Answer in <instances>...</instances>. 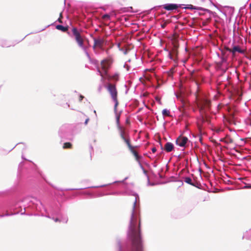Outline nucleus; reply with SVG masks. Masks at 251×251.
I'll return each mask as SVG.
<instances>
[{"instance_id":"37","label":"nucleus","mask_w":251,"mask_h":251,"mask_svg":"<svg viewBox=\"0 0 251 251\" xmlns=\"http://www.w3.org/2000/svg\"><path fill=\"white\" fill-rule=\"evenodd\" d=\"M106 61V60L104 59V60H102L101 61V64L103 66V69H105V67L104 66V63Z\"/></svg>"},{"instance_id":"19","label":"nucleus","mask_w":251,"mask_h":251,"mask_svg":"<svg viewBox=\"0 0 251 251\" xmlns=\"http://www.w3.org/2000/svg\"><path fill=\"white\" fill-rule=\"evenodd\" d=\"M112 183H109V184H104V185H100V186H90V187H87L84 188V189H86V188H101V187H105V186L110 185ZM82 189H84V188L71 189V190H82Z\"/></svg>"},{"instance_id":"48","label":"nucleus","mask_w":251,"mask_h":251,"mask_svg":"<svg viewBox=\"0 0 251 251\" xmlns=\"http://www.w3.org/2000/svg\"><path fill=\"white\" fill-rule=\"evenodd\" d=\"M220 130H220V129H218V130H217V132H220Z\"/></svg>"},{"instance_id":"8","label":"nucleus","mask_w":251,"mask_h":251,"mask_svg":"<svg viewBox=\"0 0 251 251\" xmlns=\"http://www.w3.org/2000/svg\"><path fill=\"white\" fill-rule=\"evenodd\" d=\"M181 4H175V3H166L162 5L163 8L168 11H173L176 10L178 8L181 7Z\"/></svg>"},{"instance_id":"29","label":"nucleus","mask_w":251,"mask_h":251,"mask_svg":"<svg viewBox=\"0 0 251 251\" xmlns=\"http://www.w3.org/2000/svg\"><path fill=\"white\" fill-rule=\"evenodd\" d=\"M71 147H72V144L69 142L65 143L63 145V148H64V149L71 148Z\"/></svg>"},{"instance_id":"41","label":"nucleus","mask_w":251,"mask_h":251,"mask_svg":"<svg viewBox=\"0 0 251 251\" xmlns=\"http://www.w3.org/2000/svg\"><path fill=\"white\" fill-rule=\"evenodd\" d=\"M89 121V118H87V119L85 120V121L84 124H85V125H86L87 124V123H88V121Z\"/></svg>"},{"instance_id":"12","label":"nucleus","mask_w":251,"mask_h":251,"mask_svg":"<svg viewBox=\"0 0 251 251\" xmlns=\"http://www.w3.org/2000/svg\"><path fill=\"white\" fill-rule=\"evenodd\" d=\"M164 50L167 51L168 52V57L173 60L175 63L177 64L178 62V58L176 56H174L172 54V52L171 51L167 49V48L164 49Z\"/></svg>"},{"instance_id":"18","label":"nucleus","mask_w":251,"mask_h":251,"mask_svg":"<svg viewBox=\"0 0 251 251\" xmlns=\"http://www.w3.org/2000/svg\"><path fill=\"white\" fill-rule=\"evenodd\" d=\"M0 46L2 47H9L11 46V44L6 40L0 39Z\"/></svg>"},{"instance_id":"4","label":"nucleus","mask_w":251,"mask_h":251,"mask_svg":"<svg viewBox=\"0 0 251 251\" xmlns=\"http://www.w3.org/2000/svg\"><path fill=\"white\" fill-rule=\"evenodd\" d=\"M197 106L201 113H205L210 107V101L205 97L198 99Z\"/></svg>"},{"instance_id":"9","label":"nucleus","mask_w":251,"mask_h":251,"mask_svg":"<svg viewBox=\"0 0 251 251\" xmlns=\"http://www.w3.org/2000/svg\"><path fill=\"white\" fill-rule=\"evenodd\" d=\"M126 145L128 146L129 149L130 151L133 153L134 156L136 158V160L139 163L140 159L142 158L141 156H140L137 152L134 150V147L130 144V143H128L127 141L126 142Z\"/></svg>"},{"instance_id":"23","label":"nucleus","mask_w":251,"mask_h":251,"mask_svg":"<svg viewBox=\"0 0 251 251\" xmlns=\"http://www.w3.org/2000/svg\"><path fill=\"white\" fill-rule=\"evenodd\" d=\"M184 8L189 9H197V10H199V9H202L201 7H196V6H193V5H191V4L187 5L186 6L184 7Z\"/></svg>"},{"instance_id":"45","label":"nucleus","mask_w":251,"mask_h":251,"mask_svg":"<svg viewBox=\"0 0 251 251\" xmlns=\"http://www.w3.org/2000/svg\"><path fill=\"white\" fill-rule=\"evenodd\" d=\"M66 105H67L68 107L69 108L70 107V105L69 104H68V103H66Z\"/></svg>"},{"instance_id":"38","label":"nucleus","mask_w":251,"mask_h":251,"mask_svg":"<svg viewBox=\"0 0 251 251\" xmlns=\"http://www.w3.org/2000/svg\"><path fill=\"white\" fill-rule=\"evenodd\" d=\"M126 179V178L124 180H122V181H116L114 182H113L112 183H124L125 180Z\"/></svg>"},{"instance_id":"46","label":"nucleus","mask_w":251,"mask_h":251,"mask_svg":"<svg viewBox=\"0 0 251 251\" xmlns=\"http://www.w3.org/2000/svg\"><path fill=\"white\" fill-rule=\"evenodd\" d=\"M8 208H9V209H14V208H12V207H10V206H9V207H8Z\"/></svg>"},{"instance_id":"26","label":"nucleus","mask_w":251,"mask_h":251,"mask_svg":"<svg viewBox=\"0 0 251 251\" xmlns=\"http://www.w3.org/2000/svg\"><path fill=\"white\" fill-rule=\"evenodd\" d=\"M19 212H15V213H9L7 211L6 212V214L5 215L4 214H0V218H2V217H3L4 216H12V215H15V214H18Z\"/></svg>"},{"instance_id":"5","label":"nucleus","mask_w":251,"mask_h":251,"mask_svg":"<svg viewBox=\"0 0 251 251\" xmlns=\"http://www.w3.org/2000/svg\"><path fill=\"white\" fill-rule=\"evenodd\" d=\"M71 129L68 125H63L59 129V135L62 139H70Z\"/></svg>"},{"instance_id":"51","label":"nucleus","mask_w":251,"mask_h":251,"mask_svg":"<svg viewBox=\"0 0 251 251\" xmlns=\"http://www.w3.org/2000/svg\"><path fill=\"white\" fill-rule=\"evenodd\" d=\"M15 147H13V148H12V149H11V150H13L14 148H15Z\"/></svg>"},{"instance_id":"20","label":"nucleus","mask_w":251,"mask_h":251,"mask_svg":"<svg viewBox=\"0 0 251 251\" xmlns=\"http://www.w3.org/2000/svg\"><path fill=\"white\" fill-rule=\"evenodd\" d=\"M251 236V229H249L248 231H247L246 232H245L243 236V238L249 239L250 238Z\"/></svg>"},{"instance_id":"35","label":"nucleus","mask_w":251,"mask_h":251,"mask_svg":"<svg viewBox=\"0 0 251 251\" xmlns=\"http://www.w3.org/2000/svg\"><path fill=\"white\" fill-rule=\"evenodd\" d=\"M122 51L123 52L124 54H127L128 51V49L123 48V51Z\"/></svg>"},{"instance_id":"7","label":"nucleus","mask_w":251,"mask_h":251,"mask_svg":"<svg viewBox=\"0 0 251 251\" xmlns=\"http://www.w3.org/2000/svg\"><path fill=\"white\" fill-rule=\"evenodd\" d=\"M190 142L187 137L180 135L176 139V143L177 146L185 148Z\"/></svg>"},{"instance_id":"24","label":"nucleus","mask_w":251,"mask_h":251,"mask_svg":"<svg viewBox=\"0 0 251 251\" xmlns=\"http://www.w3.org/2000/svg\"><path fill=\"white\" fill-rule=\"evenodd\" d=\"M162 115L163 116H167V117H170V111L169 110H168L167 109H164L162 111Z\"/></svg>"},{"instance_id":"16","label":"nucleus","mask_w":251,"mask_h":251,"mask_svg":"<svg viewBox=\"0 0 251 251\" xmlns=\"http://www.w3.org/2000/svg\"><path fill=\"white\" fill-rule=\"evenodd\" d=\"M114 110L116 117L117 126H121L120 123L121 112L119 113L118 112L117 107H115V105H114Z\"/></svg>"},{"instance_id":"15","label":"nucleus","mask_w":251,"mask_h":251,"mask_svg":"<svg viewBox=\"0 0 251 251\" xmlns=\"http://www.w3.org/2000/svg\"><path fill=\"white\" fill-rule=\"evenodd\" d=\"M174 149V146L173 144L171 142H167L164 147V150L167 152L172 151Z\"/></svg>"},{"instance_id":"28","label":"nucleus","mask_w":251,"mask_h":251,"mask_svg":"<svg viewBox=\"0 0 251 251\" xmlns=\"http://www.w3.org/2000/svg\"><path fill=\"white\" fill-rule=\"evenodd\" d=\"M118 192H112V193L106 194H105L102 193H100L99 194V195L97 196V197H102V196H103L104 195H118Z\"/></svg>"},{"instance_id":"14","label":"nucleus","mask_w":251,"mask_h":251,"mask_svg":"<svg viewBox=\"0 0 251 251\" xmlns=\"http://www.w3.org/2000/svg\"><path fill=\"white\" fill-rule=\"evenodd\" d=\"M178 47H179V45H178V43L177 42H174L173 43V48H172V50H170L172 52V54L174 56H176V57H177V54H178L177 49H178Z\"/></svg>"},{"instance_id":"27","label":"nucleus","mask_w":251,"mask_h":251,"mask_svg":"<svg viewBox=\"0 0 251 251\" xmlns=\"http://www.w3.org/2000/svg\"><path fill=\"white\" fill-rule=\"evenodd\" d=\"M244 184V186L242 187V189H251V184L250 183H246L245 182H242Z\"/></svg>"},{"instance_id":"50","label":"nucleus","mask_w":251,"mask_h":251,"mask_svg":"<svg viewBox=\"0 0 251 251\" xmlns=\"http://www.w3.org/2000/svg\"><path fill=\"white\" fill-rule=\"evenodd\" d=\"M162 27L163 28H164V25H162Z\"/></svg>"},{"instance_id":"11","label":"nucleus","mask_w":251,"mask_h":251,"mask_svg":"<svg viewBox=\"0 0 251 251\" xmlns=\"http://www.w3.org/2000/svg\"><path fill=\"white\" fill-rule=\"evenodd\" d=\"M228 51L231 52L233 54H234L236 52L241 54L245 53L244 50L241 49L239 46H234L232 50H228Z\"/></svg>"},{"instance_id":"31","label":"nucleus","mask_w":251,"mask_h":251,"mask_svg":"<svg viewBox=\"0 0 251 251\" xmlns=\"http://www.w3.org/2000/svg\"><path fill=\"white\" fill-rule=\"evenodd\" d=\"M124 68H125L127 71H129L130 69V66L127 63V62L125 63Z\"/></svg>"},{"instance_id":"10","label":"nucleus","mask_w":251,"mask_h":251,"mask_svg":"<svg viewBox=\"0 0 251 251\" xmlns=\"http://www.w3.org/2000/svg\"><path fill=\"white\" fill-rule=\"evenodd\" d=\"M117 127L119 130V133H120V135L121 138L123 140H124V141L125 142V143L126 144L127 141L128 143H130V139L128 137L127 138L126 136L125 132L124 129L123 128V127L121 126H117Z\"/></svg>"},{"instance_id":"2","label":"nucleus","mask_w":251,"mask_h":251,"mask_svg":"<svg viewBox=\"0 0 251 251\" xmlns=\"http://www.w3.org/2000/svg\"><path fill=\"white\" fill-rule=\"evenodd\" d=\"M118 251H143L139 216H131L126 241L117 240Z\"/></svg>"},{"instance_id":"32","label":"nucleus","mask_w":251,"mask_h":251,"mask_svg":"<svg viewBox=\"0 0 251 251\" xmlns=\"http://www.w3.org/2000/svg\"><path fill=\"white\" fill-rule=\"evenodd\" d=\"M139 165H140V168L143 170L144 174H145L146 175H147V171L144 169V167L143 166V165H142V164L140 162H139Z\"/></svg>"},{"instance_id":"33","label":"nucleus","mask_w":251,"mask_h":251,"mask_svg":"<svg viewBox=\"0 0 251 251\" xmlns=\"http://www.w3.org/2000/svg\"><path fill=\"white\" fill-rule=\"evenodd\" d=\"M83 194L88 195L91 196V197H97V196L99 195L98 194L97 196H94L93 194L90 192H84L83 193Z\"/></svg>"},{"instance_id":"43","label":"nucleus","mask_w":251,"mask_h":251,"mask_svg":"<svg viewBox=\"0 0 251 251\" xmlns=\"http://www.w3.org/2000/svg\"><path fill=\"white\" fill-rule=\"evenodd\" d=\"M22 164H23V163H22V162H21V163H20V164H19V169H20V168L22 167Z\"/></svg>"},{"instance_id":"44","label":"nucleus","mask_w":251,"mask_h":251,"mask_svg":"<svg viewBox=\"0 0 251 251\" xmlns=\"http://www.w3.org/2000/svg\"><path fill=\"white\" fill-rule=\"evenodd\" d=\"M130 62H131V59H129L126 62H127V63L128 62L130 63Z\"/></svg>"},{"instance_id":"17","label":"nucleus","mask_w":251,"mask_h":251,"mask_svg":"<svg viewBox=\"0 0 251 251\" xmlns=\"http://www.w3.org/2000/svg\"><path fill=\"white\" fill-rule=\"evenodd\" d=\"M113 16H116V14L114 11H112V12L110 13V14H104L103 15H102V18L103 20H110V17Z\"/></svg>"},{"instance_id":"34","label":"nucleus","mask_w":251,"mask_h":251,"mask_svg":"<svg viewBox=\"0 0 251 251\" xmlns=\"http://www.w3.org/2000/svg\"><path fill=\"white\" fill-rule=\"evenodd\" d=\"M97 75H100L101 76V79H103V75L102 74V73L101 72V71H100V70L99 69H97Z\"/></svg>"},{"instance_id":"42","label":"nucleus","mask_w":251,"mask_h":251,"mask_svg":"<svg viewBox=\"0 0 251 251\" xmlns=\"http://www.w3.org/2000/svg\"><path fill=\"white\" fill-rule=\"evenodd\" d=\"M83 98H84V97L80 95L79 96V101H81L82 100Z\"/></svg>"},{"instance_id":"1","label":"nucleus","mask_w":251,"mask_h":251,"mask_svg":"<svg viewBox=\"0 0 251 251\" xmlns=\"http://www.w3.org/2000/svg\"><path fill=\"white\" fill-rule=\"evenodd\" d=\"M21 208V215L41 216L53 220L55 222L67 223V216H60V209L57 204H50L47 206L43 205L40 201L30 197H26L16 204Z\"/></svg>"},{"instance_id":"36","label":"nucleus","mask_w":251,"mask_h":251,"mask_svg":"<svg viewBox=\"0 0 251 251\" xmlns=\"http://www.w3.org/2000/svg\"><path fill=\"white\" fill-rule=\"evenodd\" d=\"M120 45H121V44H120V43H118V44H117V47H118V48L119 49V50L120 51H123V48H121V47H120Z\"/></svg>"},{"instance_id":"13","label":"nucleus","mask_w":251,"mask_h":251,"mask_svg":"<svg viewBox=\"0 0 251 251\" xmlns=\"http://www.w3.org/2000/svg\"><path fill=\"white\" fill-rule=\"evenodd\" d=\"M94 44L93 46V49H95L96 46H98L100 48H101L104 43V40L102 38H94Z\"/></svg>"},{"instance_id":"30","label":"nucleus","mask_w":251,"mask_h":251,"mask_svg":"<svg viewBox=\"0 0 251 251\" xmlns=\"http://www.w3.org/2000/svg\"><path fill=\"white\" fill-rule=\"evenodd\" d=\"M226 61H227L226 58L224 56H222V57H221V61L219 63V64L220 65H222V64L226 62Z\"/></svg>"},{"instance_id":"39","label":"nucleus","mask_w":251,"mask_h":251,"mask_svg":"<svg viewBox=\"0 0 251 251\" xmlns=\"http://www.w3.org/2000/svg\"><path fill=\"white\" fill-rule=\"evenodd\" d=\"M151 151L152 153H155L156 151V149L155 147H153L151 149Z\"/></svg>"},{"instance_id":"3","label":"nucleus","mask_w":251,"mask_h":251,"mask_svg":"<svg viewBox=\"0 0 251 251\" xmlns=\"http://www.w3.org/2000/svg\"><path fill=\"white\" fill-rule=\"evenodd\" d=\"M72 34H70L69 32H68V34L71 37L75 39L78 46L84 51L87 57L90 59V55L87 51V47L84 45V40L79 30L76 27H74L72 29Z\"/></svg>"},{"instance_id":"21","label":"nucleus","mask_w":251,"mask_h":251,"mask_svg":"<svg viewBox=\"0 0 251 251\" xmlns=\"http://www.w3.org/2000/svg\"><path fill=\"white\" fill-rule=\"evenodd\" d=\"M56 28L61 30L62 31L65 32L67 30L68 27L66 26H64L61 25H58L56 26Z\"/></svg>"},{"instance_id":"6","label":"nucleus","mask_w":251,"mask_h":251,"mask_svg":"<svg viewBox=\"0 0 251 251\" xmlns=\"http://www.w3.org/2000/svg\"><path fill=\"white\" fill-rule=\"evenodd\" d=\"M107 90L110 93L112 99L114 101L115 107H117L118 105V101L117 100V91L115 85L109 84L107 86Z\"/></svg>"},{"instance_id":"47","label":"nucleus","mask_w":251,"mask_h":251,"mask_svg":"<svg viewBox=\"0 0 251 251\" xmlns=\"http://www.w3.org/2000/svg\"><path fill=\"white\" fill-rule=\"evenodd\" d=\"M22 157L23 159L26 160V159L24 157L23 155H22Z\"/></svg>"},{"instance_id":"49","label":"nucleus","mask_w":251,"mask_h":251,"mask_svg":"<svg viewBox=\"0 0 251 251\" xmlns=\"http://www.w3.org/2000/svg\"><path fill=\"white\" fill-rule=\"evenodd\" d=\"M246 179L245 178H240V179Z\"/></svg>"},{"instance_id":"22","label":"nucleus","mask_w":251,"mask_h":251,"mask_svg":"<svg viewBox=\"0 0 251 251\" xmlns=\"http://www.w3.org/2000/svg\"><path fill=\"white\" fill-rule=\"evenodd\" d=\"M184 181L186 183H188L192 186H195V185L192 182V179L189 177H185L184 178Z\"/></svg>"},{"instance_id":"40","label":"nucleus","mask_w":251,"mask_h":251,"mask_svg":"<svg viewBox=\"0 0 251 251\" xmlns=\"http://www.w3.org/2000/svg\"><path fill=\"white\" fill-rule=\"evenodd\" d=\"M232 142V140L230 138L228 139V141H226V143H229Z\"/></svg>"},{"instance_id":"25","label":"nucleus","mask_w":251,"mask_h":251,"mask_svg":"<svg viewBox=\"0 0 251 251\" xmlns=\"http://www.w3.org/2000/svg\"><path fill=\"white\" fill-rule=\"evenodd\" d=\"M225 8L227 9V10L228 11L229 14L232 15L234 12V8L232 7L226 6Z\"/></svg>"}]
</instances>
